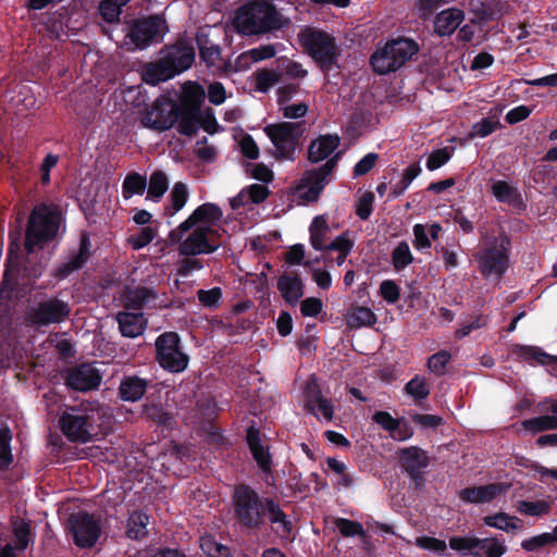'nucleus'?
<instances>
[{"label":"nucleus","mask_w":557,"mask_h":557,"mask_svg":"<svg viewBox=\"0 0 557 557\" xmlns=\"http://www.w3.org/2000/svg\"><path fill=\"white\" fill-rule=\"evenodd\" d=\"M72 313L70 304L58 297H50L37 302L25 313L27 325L39 329L65 322Z\"/></svg>","instance_id":"13"},{"label":"nucleus","mask_w":557,"mask_h":557,"mask_svg":"<svg viewBox=\"0 0 557 557\" xmlns=\"http://www.w3.org/2000/svg\"><path fill=\"white\" fill-rule=\"evenodd\" d=\"M12 433L9 428H0V471H7L13 462L11 450Z\"/></svg>","instance_id":"47"},{"label":"nucleus","mask_w":557,"mask_h":557,"mask_svg":"<svg viewBox=\"0 0 557 557\" xmlns=\"http://www.w3.org/2000/svg\"><path fill=\"white\" fill-rule=\"evenodd\" d=\"M151 384L150 379L137 374L124 375L120 381L117 396L123 401L137 403L146 396Z\"/></svg>","instance_id":"23"},{"label":"nucleus","mask_w":557,"mask_h":557,"mask_svg":"<svg viewBox=\"0 0 557 557\" xmlns=\"http://www.w3.org/2000/svg\"><path fill=\"white\" fill-rule=\"evenodd\" d=\"M405 392L417 403L425 399L430 395V386L425 377L414 375L406 385Z\"/></svg>","instance_id":"49"},{"label":"nucleus","mask_w":557,"mask_h":557,"mask_svg":"<svg viewBox=\"0 0 557 557\" xmlns=\"http://www.w3.org/2000/svg\"><path fill=\"white\" fill-rule=\"evenodd\" d=\"M298 38L302 48L324 74L337 64L338 52L332 35L315 27H306L299 33Z\"/></svg>","instance_id":"8"},{"label":"nucleus","mask_w":557,"mask_h":557,"mask_svg":"<svg viewBox=\"0 0 557 557\" xmlns=\"http://www.w3.org/2000/svg\"><path fill=\"white\" fill-rule=\"evenodd\" d=\"M517 510L525 516L542 517L550 511V505L545 500H520L517 506Z\"/></svg>","instance_id":"51"},{"label":"nucleus","mask_w":557,"mask_h":557,"mask_svg":"<svg viewBox=\"0 0 557 557\" xmlns=\"http://www.w3.org/2000/svg\"><path fill=\"white\" fill-rule=\"evenodd\" d=\"M304 124L305 122H280L264 127L278 160H295L296 147L305 132Z\"/></svg>","instance_id":"11"},{"label":"nucleus","mask_w":557,"mask_h":557,"mask_svg":"<svg viewBox=\"0 0 557 557\" xmlns=\"http://www.w3.org/2000/svg\"><path fill=\"white\" fill-rule=\"evenodd\" d=\"M156 237V231L151 226H143L136 234L128 237L127 242L134 250H140L148 246Z\"/></svg>","instance_id":"55"},{"label":"nucleus","mask_w":557,"mask_h":557,"mask_svg":"<svg viewBox=\"0 0 557 557\" xmlns=\"http://www.w3.org/2000/svg\"><path fill=\"white\" fill-rule=\"evenodd\" d=\"M375 196L372 191H366L356 202V215L367 221L372 214Z\"/></svg>","instance_id":"60"},{"label":"nucleus","mask_w":557,"mask_h":557,"mask_svg":"<svg viewBox=\"0 0 557 557\" xmlns=\"http://www.w3.org/2000/svg\"><path fill=\"white\" fill-rule=\"evenodd\" d=\"M491 190L499 202H505L513 207L522 205V197L519 190L506 181H495L491 186Z\"/></svg>","instance_id":"37"},{"label":"nucleus","mask_w":557,"mask_h":557,"mask_svg":"<svg viewBox=\"0 0 557 557\" xmlns=\"http://www.w3.org/2000/svg\"><path fill=\"white\" fill-rule=\"evenodd\" d=\"M465 20V12L448 8L437 13L433 21L434 33L440 37L451 36Z\"/></svg>","instance_id":"28"},{"label":"nucleus","mask_w":557,"mask_h":557,"mask_svg":"<svg viewBox=\"0 0 557 557\" xmlns=\"http://www.w3.org/2000/svg\"><path fill=\"white\" fill-rule=\"evenodd\" d=\"M157 292L147 286H125L122 293L123 307L127 310L140 311L150 301H156Z\"/></svg>","instance_id":"26"},{"label":"nucleus","mask_w":557,"mask_h":557,"mask_svg":"<svg viewBox=\"0 0 557 557\" xmlns=\"http://www.w3.org/2000/svg\"><path fill=\"white\" fill-rule=\"evenodd\" d=\"M520 521L517 517H511L506 512H497L492 516H486L483 518V522L485 525L495 528L505 532H510L519 529L520 527L517 522Z\"/></svg>","instance_id":"45"},{"label":"nucleus","mask_w":557,"mask_h":557,"mask_svg":"<svg viewBox=\"0 0 557 557\" xmlns=\"http://www.w3.org/2000/svg\"><path fill=\"white\" fill-rule=\"evenodd\" d=\"M478 550L482 557H502L507 552V546L497 537L478 539Z\"/></svg>","instance_id":"48"},{"label":"nucleus","mask_w":557,"mask_h":557,"mask_svg":"<svg viewBox=\"0 0 557 557\" xmlns=\"http://www.w3.org/2000/svg\"><path fill=\"white\" fill-rule=\"evenodd\" d=\"M511 242L506 233L494 237L490 245L481 249L474 257L482 276L494 275L500 280L509 268Z\"/></svg>","instance_id":"10"},{"label":"nucleus","mask_w":557,"mask_h":557,"mask_svg":"<svg viewBox=\"0 0 557 557\" xmlns=\"http://www.w3.org/2000/svg\"><path fill=\"white\" fill-rule=\"evenodd\" d=\"M276 287L289 306H296L305 294V283L297 271L284 272L280 275Z\"/></svg>","instance_id":"24"},{"label":"nucleus","mask_w":557,"mask_h":557,"mask_svg":"<svg viewBox=\"0 0 557 557\" xmlns=\"http://www.w3.org/2000/svg\"><path fill=\"white\" fill-rule=\"evenodd\" d=\"M222 216V209L218 205L213 202L202 203L198 206L185 221L169 232L168 242L170 245L181 242V238L195 226L203 225L213 227Z\"/></svg>","instance_id":"14"},{"label":"nucleus","mask_w":557,"mask_h":557,"mask_svg":"<svg viewBox=\"0 0 557 557\" xmlns=\"http://www.w3.org/2000/svg\"><path fill=\"white\" fill-rule=\"evenodd\" d=\"M478 539L474 536H453L449 539V547L461 556L482 557V553L478 550Z\"/></svg>","instance_id":"41"},{"label":"nucleus","mask_w":557,"mask_h":557,"mask_svg":"<svg viewBox=\"0 0 557 557\" xmlns=\"http://www.w3.org/2000/svg\"><path fill=\"white\" fill-rule=\"evenodd\" d=\"M188 200L187 186L176 182L170 194V203L164 207V215L173 216L181 211Z\"/></svg>","instance_id":"39"},{"label":"nucleus","mask_w":557,"mask_h":557,"mask_svg":"<svg viewBox=\"0 0 557 557\" xmlns=\"http://www.w3.org/2000/svg\"><path fill=\"white\" fill-rule=\"evenodd\" d=\"M329 230V224L322 215H318L312 220L309 227V233L310 244L313 249L319 251L326 250L327 245H324V240Z\"/></svg>","instance_id":"40"},{"label":"nucleus","mask_w":557,"mask_h":557,"mask_svg":"<svg viewBox=\"0 0 557 557\" xmlns=\"http://www.w3.org/2000/svg\"><path fill=\"white\" fill-rule=\"evenodd\" d=\"M156 360L159 366L171 373L185 371L189 357L182 350L181 337L176 332H164L156 339Z\"/></svg>","instance_id":"12"},{"label":"nucleus","mask_w":557,"mask_h":557,"mask_svg":"<svg viewBox=\"0 0 557 557\" xmlns=\"http://www.w3.org/2000/svg\"><path fill=\"white\" fill-rule=\"evenodd\" d=\"M523 430L529 431L533 434L541 433L548 430H557V417L554 416H541L531 419H525L521 422Z\"/></svg>","instance_id":"44"},{"label":"nucleus","mask_w":557,"mask_h":557,"mask_svg":"<svg viewBox=\"0 0 557 557\" xmlns=\"http://www.w3.org/2000/svg\"><path fill=\"white\" fill-rule=\"evenodd\" d=\"M380 295L388 304H395L400 298V288L393 280H385L380 285Z\"/></svg>","instance_id":"64"},{"label":"nucleus","mask_w":557,"mask_h":557,"mask_svg":"<svg viewBox=\"0 0 557 557\" xmlns=\"http://www.w3.org/2000/svg\"><path fill=\"white\" fill-rule=\"evenodd\" d=\"M342 152L335 153L318 169L306 171L300 180V187H313L323 190L329 183V176L337 166Z\"/></svg>","instance_id":"25"},{"label":"nucleus","mask_w":557,"mask_h":557,"mask_svg":"<svg viewBox=\"0 0 557 557\" xmlns=\"http://www.w3.org/2000/svg\"><path fill=\"white\" fill-rule=\"evenodd\" d=\"M280 73L274 70H259L256 73V89L260 92H267L280 81Z\"/></svg>","instance_id":"54"},{"label":"nucleus","mask_w":557,"mask_h":557,"mask_svg":"<svg viewBox=\"0 0 557 557\" xmlns=\"http://www.w3.org/2000/svg\"><path fill=\"white\" fill-rule=\"evenodd\" d=\"M307 407L315 417H323L326 421H332L334 414V407L327 398L322 395V392L317 388L309 392L307 395Z\"/></svg>","instance_id":"35"},{"label":"nucleus","mask_w":557,"mask_h":557,"mask_svg":"<svg viewBox=\"0 0 557 557\" xmlns=\"http://www.w3.org/2000/svg\"><path fill=\"white\" fill-rule=\"evenodd\" d=\"M509 4L506 0H484L475 11V15L483 21H495L508 13Z\"/></svg>","instance_id":"38"},{"label":"nucleus","mask_w":557,"mask_h":557,"mask_svg":"<svg viewBox=\"0 0 557 557\" xmlns=\"http://www.w3.org/2000/svg\"><path fill=\"white\" fill-rule=\"evenodd\" d=\"M197 298L199 302L206 308H218L222 299L221 287H212L211 289L197 290Z\"/></svg>","instance_id":"58"},{"label":"nucleus","mask_w":557,"mask_h":557,"mask_svg":"<svg viewBox=\"0 0 557 557\" xmlns=\"http://www.w3.org/2000/svg\"><path fill=\"white\" fill-rule=\"evenodd\" d=\"M10 525L15 539V544L13 546L17 548V552L26 550L29 544L35 541V533L32 530V521L29 519L22 518L21 516L13 515L10 518Z\"/></svg>","instance_id":"30"},{"label":"nucleus","mask_w":557,"mask_h":557,"mask_svg":"<svg viewBox=\"0 0 557 557\" xmlns=\"http://www.w3.org/2000/svg\"><path fill=\"white\" fill-rule=\"evenodd\" d=\"M116 322L124 337H137L141 335L146 329V321L144 314L140 312L121 311L116 314Z\"/></svg>","instance_id":"31"},{"label":"nucleus","mask_w":557,"mask_h":557,"mask_svg":"<svg viewBox=\"0 0 557 557\" xmlns=\"http://www.w3.org/2000/svg\"><path fill=\"white\" fill-rule=\"evenodd\" d=\"M175 106H178V102L170 97H158L145 111L141 119L144 126L157 132L169 131L177 120Z\"/></svg>","instance_id":"16"},{"label":"nucleus","mask_w":557,"mask_h":557,"mask_svg":"<svg viewBox=\"0 0 557 557\" xmlns=\"http://www.w3.org/2000/svg\"><path fill=\"white\" fill-rule=\"evenodd\" d=\"M344 317L347 327L352 330L373 326L377 321L376 314L370 308L357 304H352Z\"/></svg>","instance_id":"33"},{"label":"nucleus","mask_w":557,"mask_h":557,"mask_svg":"<svg viewBox=\"0 0 557 557\" xmlns=\"http://www.w3.org/2000/svg\"><path fill=\"white\" fill-rule=\"evenodd\" d=\"M416 545L421 549L435 552L440 555H443L447 548L445 541L426 535L417 537Z\"/></svg>","instance_id":"62"},{"label":"nucleus","mask_w":557,"mask_h":557,"mask_svg":"<svg viewBox=\"0 0 557 557\" xmlns=\"http://www.w3.org/2000/svg\"><path fill=\"white\" fill-rule=\"evenodd\" d=\"M270 524L272 531L283 541L293 542L295 540L294 523L288 515L283 510L280 503L272 498L265 516V527Z\"/></svg>","instance_id":"21"},{"label":"nucleus","mask_w":557,"mask_h":557,"mask_svg":"<svg viewBox=\"0 0 557 557\" xmlns=\"http://www.w3.org/2000/svg\"><path fill=\"white\" fill-rule=\"evenodd\" d=\"M100 410L98 403L90 401L67 407L59 419L62 433L72 443L85 444L90 442L99 428Z\"/></svg>","instance_id":"4"},{"label":"nucleus","mask_w":557,"mask_h":557,"mask_svg":"<svg viewBox=\"0 0 557 557\" xmlns=\"http://www.w3.org/2000/svg\"><path fill=\"white\" fill-rule=\"evenodd\" d=\"M41 25L50 39H59L64 33L63 16L57 12L46 15L41 21Z\"/></svg>","instance_id":"53"},{"label":"nucleus","mask_w":557,"mask_h":557,"mask_svg":"<svg viewBox=\"0 0 557 557\" xmlns=\"http://www.w3.org/2000/svg\"><path fill=\"white\" fill-rule=\"evenodd\" d=\"M341 138L337 134L320 135L312 139L308 146V160L318 163L332 158L331 154L338 148Z\"/></svg>","instance_id":"27"},{"label":"nucleus","mask_w":557,"mask_h":557,"mask_svg":"<svg viewBox=\"0 0 557 557\" xmlns=\"http://www.w3.org/2000/svg\"><path fill=\"white\" fill-rule=\"evenodd\" d=\"M188 236L181 242L177 251L180 256L195 257L199 255H210L218 250L220 244L213 239V236L218 235V232L210 226H195L189 231ZM175 246V244L173 245Z\"/></svg>","instance_id":"15"},{"label":"nucleus","mask_w":557,"mask_h":557,"mask_svg":"<svg viewBox=\"0 0 557 557\" xmlns=\"http://www.w3.org/2000/svg\"><path fill=\"white\" fill-rule=\"evenodd\" d=\"M205 99V90L197 83H191V89L188 90L185 97L178 102V104H184L187 108H194L197 112H201V104Z\"/></svg>","instance_id":"56"},{"label":"nucleus","mask_w":557,"mask_h":557,"mask_svg":"<svg viewBox=\"0 0 557 557\" xmlns=\"http://www.w3.org/2000/svg\"><path fill=\"white\" fill-rule=\"evenodd\" d=\"M147 188V180L137 172L127 174L122 184V194L125 199L134 195H143Z\"/></svg>","instance_id":"42"},{"label":"nucleus","mask_w":557,"mask_h":557,"mask_svg":"<svg viewBox=\"0 0 557 557\" xmlns=\"http://www.w3.org/2000/svg\"><path fill=\"white\" fill-rule=\"evenodd\" d=\"M413 261V256L410 251L407 242L403 240L394 248L392 252V263L396 271H401Z\"/></svg>","instance_id":"50"},{"label":"nucleus","mask_w":557,"mask_h":557,"mask_svg":"<svg viewBox=\"0 0 557 557\" xmlns=\"http://www.w3.org/2000/svg\"><path fill=\"white\" fill-rule=\"evenodd\" d=\"M65 531L76 547L92 548L103 534L101 515L86 510L72 512L67 517Z\"/></svg>","instance_id":"9"},{"label":"nucleus","mask_w":557,"mask_h":557,"mask_svg":"<svg viewBox=\"0 0 557 557\" xmlns=\"http://www.w3.org/2000/svg\"><path fill=\"white\" fill-rule=\"evenodd\" d=\"M500 125L498 121H493L490 117H484L480 122L473 124L469 136L471 138L480 137L484 138L491 135Z\"/></svg>","instance_id":"61"},{"label":"nucleus","mask_w":557,"mask_h":557,"mask_svg":"<svg viewBox=\"0 0 557 557\" xmlns=\"http://www.w3.org/2000/svg\"><path fill=\"white\" fill-rule=\"evenodd\" d=\"M511 351L518 359L527 361L530 364H533V362L542 366H552L557 363V356H552L536 346L516 344L512 346Z\"/></svg>","instance_id":"34"},{"label":"nucleus","mask_w":557,"mask_h":557,"mask_svg":"<svg viewBox=\"0 0 557 557\" xmlns=\"http://www.w3.org/2000/svg\"><path fill=\"white\" fill-rule=\"evenodd\" d=\"M195 61V51L188 47H171L168 53L157 61L146 63L140 72L141 81L150 86L166 82L188 70Z\"/></svg>","instance_id":"5"},{"label":"nucleus","mask_w":557,"mask_h":557,"mask_svg":"<svg viewBox=\"0 0 557 557\" xmlns=\"http://www.w3.org/2000/svg\"><path fill=\"white\" fill-rule=\"evenodd\" d=\"M246 443L259 469L265 475H272V456L269 448L263 446L261 432L253 422L246 431Z\"/></svg>","instance_id":"22"},{"label":"nucleus","mask_w":557,"mask_h":557,"mask_svg":"<svg viewBox=\"0 0 557 557\" xmlns=\"http://www.w3.org/2000/svg\"><path fill=\"white\" fill-rule=\"evenodd\" d=\"M400 463L406 473L422 471L430 465V458L425 450L418 446L400 449Z\"/></svg>","instance_id":"32"},{"label":"nucleus","mask_w":557,"mask_h":557,"mask_svg":"<svg viewBox=\"0 0 557 557\" xmlns=\"http://www.w3.org/2000/svg\"><path fill=\"white\" fill-rule=\"evenodd\" d=\"M141 417L148 422L172 430L176 423L172 412L169 411L168 405L161 400L160 395H147L144 404L141 405Z\"/></svg>","instance_id":"19"},{"label":"nucleus","mask_w":557,"mask_h":557,"mask_svg":"<svg viewBox=\"0 0 557 557\" xmlns=\"http://www.w3.org/2000/svg\"><path fill=\"white\" fill-rule=\"evenodd\" d=\"M123 24L125 25L123 30L126 32L125 39L128 40L125 45H133L132 48H127L128 51H141L160 44L168 33L166 21L158 14L131 18L126 15Z\"/></svg>","instance_id":"7"},{"label":"nucleus","mask_w":557,"mask_h":557,"mask_svg":"<svg viewBox=\"0 0 557 557\" xmlns=\"http://www.w3.org/2000/svg\"><path fill=\"white\" fill-rule=\"evenodd\" d=\"M177 110L175 115L176 129L181 135L193 137L198 133L201 122V112H197L194 108H187L184 104L175 106Z\"/></svg>","instance_id":"29"},{"label":"nucleus","mask_w":557,"mask_h":557,"mask_svg":"<svg viewBox=\"0 0 557 557\" xmlns=\"http://www.w3.org/2000/svg\"><path fill=\"white\" fill-rule=\"evenodd\" d=\"M91 257V240L87 232H83L79 238V247L71 252L64 262H61L53 271V276L61 281L69 277L75 271L84 268Z\"/></svg>","instance_id":"18"},{"label":"nucleus","mask_w":557,"mask_h":557,"mask_svg":"<svg viewBox=\"0 0 557 557\" xmlns=\"http://www.w3.org/2000/svg\"><path fill=\"white\" fill-rule=\"evenodd\" d=\"M169 188V180L164 172L154 171L149 178L148 199L159 201Z\"/></svg>","instance_id":"46"},{"label":"nucleus","mask_w":557,"mask_h":557,"mask_svg":"<svg viewBox=\"0 0 557 557\" xmlns=\"http://www.w3.org/2000/svg\"><path fill=\"white\" fill-rule=\"evenodd\" d=\"M64 379L65 385L69 388L78 392H88L99 387L102 376L99 370L91 363H81L69 369Z\"/></svg>","instance_id":"17"},{"label":"nucleus","mask_w":557,"mask_h":557,"mask_svg":"<svg viewBox=\"0 0 557 557\" xmlns=\"http://www.w3.org/2000/svg\"><path fill=\"white\" fill-rule=\"evenodd\" d=\"M101 18L109 25L121 23L122 9L113 0H102L99 4Z\"/></svg>","instance_id":"52"},{"label":"nucleus","mask_w":557,"mask_h":557,"mask_svg":"<svg viewBox=\"0 0 557 557\" xmlns=\"http://www.w3.org/2000/svg\"><path fill=\"white\" fill-rule=\"evenodd\" d=\"M250 203L259 205L267 200L270 189L263 184H251L244 188Z\"/></svg>","instance_id":"63"},{"label":"nucleus","mask_w":557,"mask_h":557,"mask_svg":"<svg viewBox=\"0 0 557 557\" xmlns=\"http://www.w3.org/2000/svg\"><path fill=\"white\" fill-rule=\"evenodd\" d=\"M451 355L447 350H440L428 359V368L436 375H443L445 368L450 361Z\"/></svg>","instance_id":"59"},{"label":"nucleus","mask_w":557,"mask_h":557,"mask_svg":"<svg viewBox=\"0 0 557 557\" xmlns=\"http://www.w3.org/2000/svg\"><path fill=\"white\" fill-rule=\"evenodd\" d=\"M508 486L505 483L494 482L485 485H472L458 492V497L463 504H488L497 496L506 493Z\"/></svg>","instance_id":"20"},{"label":"nucleus","mask_w":557,"mask_h":557,"mask_svg":"<svg viewBox=\"0 0 557 557\" xmlns=\"http://www.w3.org/2000/svg\"><path fill=\"white\" fill-rule=\"evenodd\" d=\"M62 222V212L58 205L40 202L32 209L24 239V250L27 256L38 249H44L58 236Z\"/></svg>","instance_id":"3"},{"label":"nucleus","mask_w":557,"mask_h":557,"mask_svg":"<svg viewBox=\"0 0 557 557\" xmlns=\"http://www.w3.org/2000/svg\"><path fill=\"white\" fill-rule=\"evenodd\" d=\"M335 525L339 533L345 537H352L356 535L366 536L363 525L358 521L349 520L346 518H337L335 520Z\"/></svg>","instance_id":"57"},{"label":"nucleus","mask_w":557,"mask_h":557,"mask_svg":"<svg viewBox=\"0 0 557 557\" xmlns=\"http://www.w3.org/2000/svg\"><path fill=\"white\" fill-rule=\"evenodd\" d=\"M272 497L263 496L247 483L234 486L231 496L235 525L243 532L257 533L265 528V516Z\"/></svg>","instance_id":"2"},{"label":"nucleus","mask_w":557,"mask_h":557,"mask_svg":"<svg viewBox=\"0 0 557 557\" xmlns=\"http://www.w3.org/2000/svg\"><path fill=\"white\" fill-rule=\"evenodd\" d=\"M420 51L419 44L405 36L388 39L370 58L373 71L379 75H386L403 67Z\"/></svg>","instance_id":"6"},{"label":"nucleus","mask_w":557,"mask_h":557,"mask_svg":"<svg viewBox=\"0 0 557 557\" xmlns=\"http://www.w3.org/2000/svg\"><path fill=\"white\" fill-rule=\"evenodd\" d=\"M200 548L208 557H232L231 548L218 542L211 534L200 537Z\"/></svg>","instance_id":"43"},{"label":"nucleus","mask_w":557,"mask_h":557,"mask_svg":"<svg viewBox=\"0 0 557 557\" xmlns=\"http://www.w3.org/2000/svg\"><path fill=\"white\" fill-rule=\"evenodd\" d=\"M234 28L243 36H261L281 30L290 24L273 0H249L237 9Z\"/></svg>","instance_id":"1"},{"label":"nucleus","mask_w":557,"mask_h":557,"mask_svg":"<svg viewBox=\"0 0 557 557\" xmlns=\"http://www.w3.org/2000/svg\"><path fill=\"white\" fill-rule=\"evenodd\" d=\"M148 524L149 516L141 510H135L127 518L125 534L133 541H140L148 535Z\"/></svg>","instance_id":"36"}]
</instances>
